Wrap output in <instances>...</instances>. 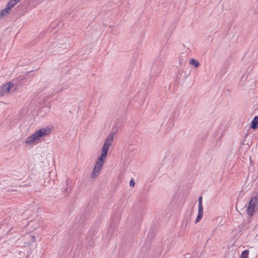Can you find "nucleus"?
<instances>
[{
    "instance_id": "1",
    "label": "nucleus",
    "mask_w": 258,
    "mask_h": 258,
    "mask_svg": "<svg viewBox=\"0 0 258 258\" xmlns=\"http://www.w3.org/2000/svg\"><path fill=\"white\" fill-rule=\"evenodd\" d=\"M51 132V129L48 127L41 128L29 136L25 141V143L30 145L40 140L41 138L49 135Z\"/></svg>"
},
{
    "instance_id": "2",
    "label": "nucleus",
    "mask_w": 258,
    "mask_h": 258,
    "mask_svg": "<svg viewBox=\"0 0 258 258\" xmlns=\"http://www.w3.org/2000/svg\"><path fill=\"white\" fill-rule=\"evenodd\" d=\"M256 211H258V194L250 199L247 209V214L252 216Z\"/></svg>"
},
{
    "instance_id": "3",
    "label": "nucleus",
    "mask_w": 258,
    "mask_h": 258,
    "mask_svg": "<svg viewBox=\"0 0 258 258\" xmlns=\"http://www.w3.org/2000/svg\"><path fill=\"white\" fill-rule=\"evenodd\" d=\"M14 87H15V85L11 82L3 85L0 87V95L4 96L5 94L10 93Z\"/></svg>"
},
{
    "instance_id": "4",
    "label": "nucleus",
    "mask_w": 258,
    "mask_h": 258,
    "mask_svg": "<svg viewBox=\"0 0 258 258\" xmlns=\"http://www.w3.org/2000/svg\"><path fill=\"white\" fill-rule=\"evenodd\" d=\"M114 134L115 133H111L107 137L102 148V151L108 153L109 148L113 142Z\"/></svg>"
},
{
    "instance_id": "5",
    "label": "nucleus",
    "mask_w": 258,
    "mask_h": 258,
    "mask_svg": "<svg viewBox=\"0 0 258 258\" xmlns=\"http://www.w3.org/2000/svg\"><path fill=\"white\" fill-rule=\"evenodd\" d=\"M251 128L255 130L258 128V115L254 117L251 122Z\"/></svg>"
},
{
    "instance_id": "6",
    "label": "nucleus",
    "mask_w": 258,
    "mask_h": 258,
    "mask_svg": "<svg viewBox=\"0 0 258 258\" xmlns=\"http://www.w3.org/2000/svg\"><path fill=\"white\" fill-rule=\"evenodd\" d=\"M10 11L9 6H6L5 9L2 10L0 11V19L4 16L8 15Z\"/></svg>"
},
{
    "instance_id": "7",
    "label": "nucleus",
    "mask_w": 258,
    "mask_h": 258,
    "mask_svg": "<svg viewBox=\"0 0 258 258\" xmlns=\"http://www.w3.org/2000/svg\"><path fill=\"white\" fill-rule=\"evenodd\" d=\"M20 1V0H10L7 3L6 6H9L10 9L11 10Z\"/></svg>"
},
{
    "instance_id": "8",
    "label": "nucleus",
    "mask_w": 258,
    "mask_h": 258,
    "mask_svg": "<svg viewBox=\"0 0 258 258\" xmlns=\"http://www.w3.org/2000/svg\"><path fill=\"white\" fill-rule=\"evenodd\" d=\"M103 164L104 163H103L102 162H100L97 160L95 163L94 168H96V169H97V171L100 172L101 170L103 167Z\"/></svg>"
},
{
    "instance_id": "9",
    "label": "nucleus",
    "mask_w": 258,
    "mask_h": 258,
    "mask_svg": "<svg viewBox=\"0 0 258 258\" xmlns=\"http://www.w3.org/2000/svg\"><path fill=\"white\" fill-rule=\"evenodd\" d=\"M108 153L102 151L101 154L100 156L98 158L97 160L100 162H102L103 163L104 162V160L106 158L107 155Z\"/></svg>"
},
{
    "instance_id": "10",
    "label": "nucleus",
    "mask_w": 258,
    "mask_h": 258,
    "mask_svg": "<svg viewBox=\"0 0 258 258\" xmlns=\"http://www.w3.org/2000/svg\"><path fill=\"white\" fill-rule=\"evenodd\" d=\"M189 64L197 68L200 66V62L195 58H191L189 60Z\"/></svg>"
},
{
    "instance_id": "11",
    "label": "nucleus",
    "mask_w": 258,
    "mask_h": 258,
    "mask_svg": "<svg viewBox=\"0 0 258 258\" xmlns=\"http://www.w3.org/2000/svg\"><path fill=\"white\" fill-rule=\"evenodd\" d=\"M249 250L245 249L242 252L240 258H248Z\"/></svg>"
},
{
    "instance_id": "12",
    "label": "nucleus",
    "mask_w": 258,
    "mask_h": 258,
    "mask_svg": "<svg viewBox=\"0 0 258 258\" xmlns=\"http://www.w3.org/2000/svg\"><path fill=\"white\" fill-rule=\"evenodd\" d=\"M100 172L97 170L96 168H93L92 172L91 175V177L92 178H95L97 175Z\"/></svg>"
},
{
    "instance_id": "13",
    "label": "nucleus",
    "mask_w": 258,
    "mask_h": 258,
    "mask_svg": "<svg viewBox=\"0 0 258 258\" xmlns=\"http://www.w3.org/2000/svg\"><path fill=\"white\" fill-rule=\"evenodd\" d=\"M203 214H202L198 213L197 218L195 222L196 224L198 223L201 220V219L203 217Z\"/></svg>"
},
{
    "instance_id": "14",
    "label": "nucleus",
    "mask_w": 258,
    "mask_h": 258,
    "mask_svg": "<svg viewBox=\"0 0 258 258\" xmlns=\"http://www.w3.org/2000/svg\"><path fill=\"white\" fill-rule=\"evenodd\" d=\"M198 213L203 214V204L198 205Z\"/></svg>"
},
{
    "instance_id": "15",
    "label": "nucleus",
    "mask_w": 258,
    "mask_h": 258,
    "mask_svg": "<svg viewBox=\"0 0 258 258\" xmlns=\"http://www.w3.org/2000/svg\"><path fill=\"white\" fill-rule=\"evenodd\" d=\"M67 187L64 189L65 191L68 194L71 191V185L69 184L68 183H67Z\"/></svg>"
},
{
    "instance_id": "16",
    "label": "nucleus",
    "mask_w": 258,
    "mask_h": 258,
    "mask_svg": "<svg viewBox=\"0 0 258 258\" xmlns=\"http://www.w3.org/2000/svg\"><path fill=\"white\" fill-rule=\"evenodd\" d=\"M135 185V180L133 179H131L130 181V185L131 187H134Z\"/></svg>"
},
{
    "instance_id": "17",
    "label": "nucleus",
    "mask_w": 258,
    "mask_h": 258,
    "mask_svg": "<svg viewBox=\"0 0 258 258\" xmlns=\"http://www.w3.org/2000/svg\"><path fill=\"white\" fill-rule=\"evenodd\" d=\"M202 200H203V198L202 196H200L199 198V200H198V201H199V205H200V204H202Z\"/></svg>"
},
{
    "instance_id": "18",
    "label": "nucleus",
    "mask_w": 258,
    "mask_h": 258,
    "mask_svg": "<svg viewBox=\"0 0 258 258\" xmlns=\"http://www.w3.org/2000/svg\"><path fill=\"white\" fill-rule=\"evenodd\" d=\"M180 64H181L182 63L184 62V60L183 59H182L181 58L179 60Z\"/></svg>"
},
{
    "instance_id": "19",
    "label": "nucleus",
    "mask_w": 258,
    "mask_h": 258,
    "mask_svg": "<svg viewBox=\"0 0 258 258\" xmlns=\"http://www.w3.org/2000/svg\"><path fill=\"white\" fill-rule=\"evenodd\" d=\"M16 89V87H15V89L14 90H12V92H14Z\"/></svg>"
},
{
    "instance_id": "20",
    "label": "nucleus",
    "mask_w": 258,
    "mask_h": 258,
    "mask_svg": "<svg viewBox=\"0 0 258 258\" xmlns=\"http://www.w3.org/2000/svg\"><path fill=\"white\" fill-rule=\"evenodd\" d=\"M32 71H29L27 73L29 74V73H30Z\"/></svg>"
},
{
    "instance_id": "21",
    "label": "nucleus",
    "mask_w": 258,
    "mask_h": 258,
    "mask_svg": "<svg viewBox=\"0 0 258 258\" xmlns=\"http://www.w3.org/2000/svg\"><path fill=\"white\" fill-rule=\"evenodd\" d=\"M32 238L34 239H35V237L34 236H32Z\"/></svg>"
},
{
    "instance_id": "22",
    "label": "nucleus",
    "mask_w": 258,
    "mask_h": 258,
    "mask_svg": "<svg viewBox=\"0 0 258 258\" xmlns=\"http://www.w3.org/2000/svg\"><path fill=\"white\" fill-rule=\"evenodd\" d=\"M62 91V89H61L60 90L58 91V92H61Z\"/></svg>"
}]
</instances>
